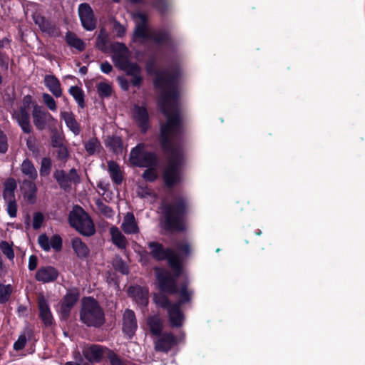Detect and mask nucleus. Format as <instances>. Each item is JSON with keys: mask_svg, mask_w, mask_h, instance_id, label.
<instances>
[{"mask_svg": "<svg viewBox=\"0 0 365 365\" xmlns=\"http://www.w3.org/2000/svg\"><path fill=\"white\" fill-rule=\"evenodd\" d=\"M154 83L161 91L160 106L167 118V122L161 125L160 141L168 158L163 179L170 187L180 181L179 168L182 162V150L174 143L181 128L175 77L167 71L158 73Z\"/></svg>", "mask_w": 365, "mask_h": 365, "instance_id": "obj_1", "label": "nucleus"}, {"mask_svg": "<svg viewBox=\"0 0 365 365\" xmlns=\"http://www.w3.org/2000/svg\"><path fill=\"white\" fill-rule=\"evenodd\" d=\"M167 228L181 231L185 228L183 217L187 210V203L182 197H177L172 203L162 205Z\"/></svg>", "mask_w": 365, "mask_h": 365, "instance_id": "obj_2", "label": "nucleus"}, {"mask_svg": "<svg viewBox=\"0 0 365 365\" xmlns=\"http://www.w3.org/2000/svg\"><path fill=\"white\" fill-rule=\"evenodd\" d=\"M155 272L161 291L170 294L178 292L176 285V278L178 277L175 276V273L173 276L168 271L158 268L155 269ZM179 294L180 299L178 303L181 304L190 300L192 292L187 289V284H184L181 286Z\"/></svg>", "mask_w": 365, "mask_h": 365, "instance_id": "obj_3", "label": "nucleus"}, {"mask_svg": "<svg viewBox=\"0 0 365 365\" xmlns=\"http://www.w3.org/2000/svg\"><path fill=\"white\" fill-rule=\"evenodd\" d=\"M80 319L83 324L88 327H100L105 322L103 309L98 302L91 297L83 299Z\"/></svg>", "mask_w": 365, "mask_h": 365, "instance_id": "obj_4", "label": "nucleus"}, {"mask_svg": "<svg viewBox=\"0 0 365 365\" xmlns=\"http://www.w3.org/2000/svg\"><path fill=\"white\" fill-rule=\"evenodd\" d=\"M135 23V29L134 31L133 38L137 40L151 39L156 43L164 41L166 38V34L160 31H151L147 26L148 16L141 12H135L132 15Z\"/></svg>", "mask_w": 365, "mask_h": 365, "instance_id": "obj_5", "label": "nucleus"}, {"mask_svg": "<svg viewBox=\"0 0 365 365\" xmlns=\"http://www.w3.org/2000/svg\"><path fill=\"white\" fill-rule=\"evenodd\" d=\"M150 255L156 260L168 259L169 266L173 270L176 277L181 272V264L178 254L174 249L165 247L158 242H150L148 245Z\"/></svg>", "mask_w": 365, "mask_h": 365, "instance_id": "obj_6", "label": "nucleus"}, {"mask_svg": "<svg viewBox=\"0 0 365 365\" xmlns=\"http://www.w3.org/2000/svg\"><path fill=\"white\" fill-rule=\"evenodd\" d=\"M69 222L71 226L83 235L91 236L96 232L91 218L79 206H75L70 212Z\"/></svg>", "mask_w": 365, "mask_h": 365, "instance_id": "obj_7", "label": "nucleus"}, {"mask_svg": "<svg viewBox=\"0 0 365 365\" xmlns=\"http://www.w3.org/2000/svg\"><path fill=\"white\" fill-rule=\"evenodd\" d=\"M153 301L157 306L167 309L173 327H180L182 325L184 317L179 303L172 304L168 297L163 293L155 294Z\"/></svg>", "mask_w": 365, "mask_h": 365, "instance_id": "obj_8", "label": "nucleus"}, {"mask_svg": "<svg viewBox=\"0 0 365 365\" xmlns=\"http://www.w3.org/2000/svg\"><path fill=\"white\" fill-rule=\"evenodd\" d=\"M33 104L31 96L27 95L24 97L19 108L14 110L11 113L12 118L16 121L22 130L27 134H29L32 130L30 123V109Z\"/></svg>", "mask_w": 365, "mask_h": 365, "instance_id": "obj_9", "label": "nucleus"}, {"mask_svg": "<svg viewBox=\"0 0 365 365\" xmlns=\"http://www.w3.org/2000/svg\"><path fill=\"white\" fill-rule=\"evenodd\" d=\"M129 159L133 165L138 167H156L158 165L156 155L147 151L145 145L143 143L138 144L131 150Z\"/></svg>", "mask_w": 365, "mask_h": 365, "instance_id": "obj_10", "label": "nucleus"}, {"mask_svg": "<svg viewBox=\"0 0 365 365\" xmlns=\"http://www.w3.org/2000/svg\"><path fill=\"white\" fill-rule=\"evenodd\" d=\"M53 178L57 181L61 188L64 190H68L71 188L72 184H76L80 182V178L75 168L70 170L68 173L63 170H57L53 173Z\"/></svg>", "mask_w": 365, "mask_h": 365, "instance_id": "obj_11", "label": "nucleus"}, {"mask_svg": "<svg viewBox=\"0 0 365 365\" xmlns=\"http://www.w3.org/2000/svg\"><path fill=\"white\" fill-rule=\"evenodd\" d=\"M78 15L83 27L88 31H93L96 27V19L91 7L86 3L78 7Z\"/></svg>", "mask_w": 365, "mask_h": 365, "instance_id": "obj_12", "label": "nucleus"}, {"mask_svg": "<svg viewBox=\"0 0 365 365\" xmlns=\"http://www.w3.org/2000/svg\"><path fill=\"white\" fill-rule=\"evenodd\" d=\"M79 298V294L76 289H69L63 297L61 302V313L63 317L66 318L72 307Z\"/></svg>", "mask_w": 365, "mask_h": 365, "instance_id": "obj_13", "label": "nucleus"}, {"mask_svg": "<svg viewBox=\"0 0 365 365\" xmlns=\"http://www.w3.org/2000/svg\"><path fill=\"white\" fill-rule=\"evenodd\" d=\"M177 343V339L173 334L164 333L154 342V349L157 351L168 352Z\"/></svg>", "mask_w": 365, "mask_h": 365, "instance_id": "obj_14", "label": "nucleus"}, {"mask_svg": "<svg viewBox=\"0 0 365 365\" xmlns=\"http://www.w3.org/2000/svg\"><path fill=\"white\" fill-rule=\"evenodd\" d=\"M111 48L113 51V59L117 66L121 68L129 62L128 60V50L124 44L120 43H113Z\"/></svg>", "mask_w": 365, "mask_h": 365, "instance_id": "obj_15", "label": "nucleus"}, {"mask_svg": "<svg viewBox=\"0 0 365 365\" xmlns=\"http://www.w3.org/2000/svg\"><path fill=\"white\" fill-rule=\"evenodd\" d=\"M137 321L134 312L126 309L123 315V331L131 338L137 329Z\"/></svg>", "mask_w": 365, "mask_h": 365, "instance_id": "obj_16", "label": "nucleus"}, {"mask_svg": "<svg viewBox=\"0 0 365 365\" xmlns=\"http://www.w3.org/2000/svg\"><path fill=\"white\" fill-rule=\"evenodd\" d=\"M58 277V270L51 266L40 267L36 273V279L42 283L54 282Z\"/></svg>", "mask_w": 365, "mask_h": 365, "instance_id": "obj_17", "label": "nucleus"}, {"mask_svg": "<svg viewBox=\"0 0 365 365\" xmlns=\"http://www.w3.org/2000/svg\"><path fill=\"white\" fill-rule=\"evenodd\" d=\"M32 17L35 24L38 26L43 32H46L52 36L58 34V30L55 24L48 20H46L40 14L36 12L33 14Z\"/></svg>", "mask_w": 365, "mask_h": 365, "instance_id": "obj_18", "label": "nucleus"}, {"mask_svg": "<svg viewBox=\"0 0 365 365\" xmlns=\"http://www.w3.org/2000/svg\"><path fill=\"white\" fill-rule=\"evenodd\" d=\"M33 120L38 130H43L46 125L47 118L50 117L48 112L44 111L41 106L34 105L32 111Z\"/></svg>", "mask_w": 365, "mask_h": 365, "instance_id": "obj_19", "label": "nucleus"}, {"mask_svg": "<svg viewBox=\"0 0 365 365\" xmlns=\"http://www.w3.org/2000/svg\"><path fill=\"white\" fill-rule=\"evenodd\" d=\"M133 117L143 132H145L148 128V113L145 108L143 106H135L133 110Z\"/></svg>", "mask_w": 365, "mask_h": 365, "instance_id": "obj_20", "label": "nucleus"}, {"mask_svg": "<svg viewBox=\"0 0 365 365\" xmlns=\"http://www.w3.org/2000/svg\"><path fill=\"white\" fill-rule=\"evenodd\" d=\"M121 228L126 234H137L139 232L138 223L132 212H127L123 217Z\"/></svg>", "mask_w": 365, "mask_h": 365, "instance_id": "obj_21", "label": "nucleus"}, {"mask_svg": "<svg viewBox=\"0 0 365 365\" xmlns=\"http://www.w3.org/2000/svg\"><path fill=\"white\" fill-rule=\"evenodd\" d=\"M38 302L39 314L42 321L46 325H51L53 317L47 301L43 295H40Z\"/></svg>", "mask_w": 365, "mask_h": 365, "instance_id": "obj_22", "label": "nucleus"}, {"mask_svg": "<svg viewBox=\"0 0 365 365\" xmlns=\"http://www.w3.org/2000/svg\"><path fill=\"white\" fill-rule=\"evenodd\" d=\"M129 294L139 304L146 306L148 303V290L139 286L131 287L128 289Z\"/></svg>", "mask_w": 365, "mask_h": 365, "instance_id": "obj_23", "label": "nucleus"}, {"mask_svg": "<svg viewBox=\"0 0 365 365\" xmlns=\"http://www.w3.org/2000/svg\"><path fill=\"white\" fill-rule=\"evenodd\" d=\"M44 83L55 97L59 98L62 96L60 81L55 76L46 75L44 78Z\"/></svg>", "mask_w": 365, "mask_h": 365, "instance_id": "obj_24", "label": "nucleus"}, {"mask_svg": "<svg viewBox=\"0 0 365 365\" xmlns=\"http://www.w3.org/2000/svg\"><path fill=\"white\" fill-rule=\"evenodd\" d=\"M21 190L24 197L31 203H34L36 197L37 187L31 180H24Z\"/></svg>", "mask_w": 365, "mask_h": 365, "instance_id": "obj_25", "label": "nucleus"}, {"mask_svg": "<svg viewBox=\"0 0 365 365\" xmlns=\"http://www.w3.org/2000/svg\"><path fill=\"white\" fill-rule=\"evenodd\" d=\"M83 355L90 362L98 361L103 356V350L98 345H91L83 349Z\"/></svg>", "mask_w": 365, "mask_h": 365, "instance_id": "obj_26", "label": "nucleus"}, {"mask_svg": "<svg viewBox=\"0 0 365 365\" xmlns=\"http://www.w3.org/2000/svg\"><path fill=\"white\" fill-rule=\"evenodd\" d=\"M112 242L118 248L125 249L128 245L127 240L120 230L115 226L110 228Z\"/></svg>", "mask_w": 365, "mask_h": 365, "instance_id": "obj_27", "label": "nucleus"}, {"mask_svg": "<svg viewBox=\"0 0 365 365\" xmlns=\"http://www.w3.org/2000/svg\"><path fill=\"white\" fill-rule=\"evenodd\" d=\"M61 118L64 120L67 127L76 135L81 132V128L78 122L76 120L74 115L71 112H61Z\"/></svg>", "mask_w": 365, "mask_h": 365, "instance_id": "obj_28", "label": "nucleus"}, {"mask_svg": "<svg viewBox=\"0 0 365 365\" xmlns=\"http://www.w3.org/2000/svg\"><path fill=\"white\" fill-rule=\"evenodd\" d=\"M21 171L28 180H34L38 177L37 170L34 163L29 159H25L21 165Z\"/></svg>", "mask_w": 365, "mask_h": 365, "instance_id": "obj_29", "label": "nucleus"}, {"mask_svg": "<svg viewBox=\"0 0 365 365\" xmlns=\"http://www.w3.org/2000/svg\"><path fill=\"white\" fill-rule=\"evenodd\" d=\"M72 247L78 257H86L89 254L88 247L78 237L73 239Z\"/></svg>", "mask_w": 365, "mask_h": 365, "instance_id": "obj_30", "label": "nucleus"}, {"mask_svg": "<svg viewBox=\"0 0 365 365\" xmlns=\"http://www.w3.org/2000/svg\"><path fill=\"white\" fill-rule=\"evenodd\" d=\"M175 252L178 254V257L180 255L187 256L191 253V245L187 240H181L174 243Z\"/></svg>", "mask_w": 365, "mask_h": 365, "instance_id": "obj_31", "label": "nucleus"}, {"mask_svg": "<svg viewBox=\"0 0 365 365\" xmlns=\"http://www.w3.org/2000/svg\"><path fill=\"white\" fill-rule=\"evenodd\" d=\"M108 43L109 34L104 28H101L96 38V46L101 51H105L108 48Z\"/></svg>", "mask_w": 365, "mask_h": 365, "instance_id": "obj_32", "label": "nucleus"}, {"mask_svg": "<svg viewBox=\"0 0 365 365\" xmlns=\"http://www.w3.org/2000/svg\"><path fill=\"white\" fill-rule=\"evenodd\" d=\"M148 324L151 333L154 335H159L163 329V322L158 316L150 317L148 319Z\"/></svg>", "mask_w": 365, "mask_h": 365, "instance_id": "obj_33", "label": "nucleus"}, {"mask_svg": "<svg viewBox=\"0 0 365 365\" xmlns=\"http://www.w3.org/2000/svg\"><path fill=\"white\" fill-rule=\"evenodd\" d=\"M16 188V182L10 178L4 184V197L6 200H14V191Z\"/></svg>", "mask_w": 365, "mask_h": 365, "instance_id": "obj_34", "label": "nucleus"}, {"mask_svg": "<svg viewBox=\"0 0 365 365\" xmlns=\"http://www.w3.org/2000/svg\"><path fill=\"white\" fill-rule=\"evenodd\" d=\"M66 40L69 46L74 47L80 51L85 48V43L83 41L81 38H78L73 33L68 32L66 35Z\"/></svg>", "mask_w": 365, "mask_h": 365, "instance_id": "obj_35", "label": "nucleus"}, {"mask_svg": "<svg viewBox=\"0 0 365 365\" xmlns=\"http://www.w3.org/2000/svg\"><path fill=\"white\" fill-rule=\"evenodd\" d=\"M108 170L112 180L116 184H120L122 182V175L118 165L113 161H110L108 163Z\"/></svg>", "mask_w": 365, "mask_h": 365, "instance_id": "obj_36", "label": "nucleus"}, {"mask_svg": "<svg viewBox=\"0 0 365 365\" xmlns=\"http://www.w3.org/2000/svg\"><path fill=\"white\" fill-rule=\"evenodd\" d=\"M106 145L115 153L121 152L123 149L122 140L117 136L108 137L106 140Z\"/></svg>", "mask_w": 365, "mask_h": 365, "instance_id": "obj_37", "label": "nucleus"}, {"mask_svg": "<svg viewBox=\"0 0 365 365\" xmlns=\"http://www.w3.org/2000/svg\"><path fill=\"white\" fill-rule=\"evenodd\" d=\"M70 94L74 98L81 108H84V95L83 91L78 86H71L69 88Z\"/></svg>", "mask_w": 365, "mask_h": 365, "instance_id": "obj_38", "label": "nucleus"}, {"mask_svg": "<svg viewBox=\"0 0 365 365\" xmlns=\"http://www.w3.org/2000/svg\"><path fill=\"white\" fill-rule=\"evenodd\" d=\"M101 148V143L96 138H91L85 143V149L89 155L99 152Z\"/></svg>", "mask_w": 365, "mask_h": 365, "instance_id": "obj_39", "label": "nucleus"}, {"mask_svg": "<svg viewBox=\"0 0 365 365\" xmlns=\"http://www.w3.org/2000/svg\"><path fill=\"white\" fill-rule=\"evenodd\" d=\"M97 207L98 212L106 217H112L114 212L111 207L106 205L101 199H97L95 201Z\"/></svg>", "mask_w": 365, "mask_h": 365, "instance_id": "obj_40", "label": "nucleus"}, {"mask_svg": "<svg viewBox=\"0 0 365 365\" xmlns=\"http://www.w3.org/2000/svg\"><path fill=\"white\" fill-rule=\"evenodd\" d=\"M13 289L10 284L4 285L0 284V303L7 302L12 293Z\"/></svg>", "mask_w": 365, "mask_h": 365, "instance_id": "obj_41", "label": "nucleus"}, {"mask_svg": "<svg viewBox=\"0 0 365 365\" xmlns=\"http://www.w3.org/2000/svg\"><path fill=\"white\" fill-rule=\"evenodd\" d=\"M51 170V160L48 158H43L41 160V168H40V175L41 176H48L50 174Z\"/></svg>", "mask_w": 365, "mask_h": 365, "instance_id": "obj_42", "label": "nucleus"}, {"mask_svg": "<svg viewBox=\"0 0 365 365\" xmlns=\"http://www.w3.org/2000/svg\"><path fill=\"white\" fill-rule=\"evenodd\" d=\"M96 88L99 96L102 97H108L111 95L112 88L108 83L101 82L98 83Z\"/></svg>", "mask_w": 365, "mask_h": 365, "instance_id": "obj_43", "label": "nucleus"}, {"mask_svg": "<svg viewBox=\"0 0 365 365\" xmlns=\"http://www.w3.org/2000/svg\"><path fill=\"white\" fill-rule=\"evenodd\" d=\"M113 266L114 268L121 272L122 274H128V268L125 263L121 259V258L116 257L113 260Z\"/></svg>", "mask_w": 365, "mask_h": 365, "instance_id": "obj_44", "label": "nucleus"}, {"mask_svg": "<svg viewBox=\"0 0 365 365\" xmlns=\"http://www.w3.org/2000/svg\"><path fill=\"white\" fill-rule=\"evenodd\" d=\"M148 169H146L144 173H143V178L150 182H153L155 180L158 178V174L155 170V167H147Z\"/></svg>", "mask_w": 365, "mask_h": 365, "instance_id": "obj_45", "label": "nucleus"}, {"mask_svg": "<svg viewBox=\"0 0 365 365\" xmlns=\"http://www.w3.org/2000/svg\"><path fill=\"white\" fill-rule=\"evenodd\" d=\"M42 98L43 103L51 110L56 111L57 110L56 103L51 95L48 93H43L42 95Z\"/></svg>", "mask_w": 365, "mask_h": 365, "instance_id": "obj_46", "label": "nucleus"}, {"mask_svg": "<svg viewBox=\"0 0 365 365\" xmlns=\"http://www.w3.org/2000/svg\"><path fill=\"white\" fill-rule=\"evenodd\" d=\"M120 69L125 71L128 75L134 76L140 73L139 66L135 63L128 62L125 66Z\"/></svg>", "mask_w": 365, "mask_h": 365, "instance_id": "obj_47", "label": "nucleus"}, {"mask_svg": "<svg viewBox=\"0 0 365 365\" xmlns=\"http://www.w3.org/2000/svg\"><path fill=\"white\" fill-rule=\"evenodd\" d=\"M0 249L9 259H12L14 257V251L7 242H1L0 243Z\"/></svg>", "mask_w": 365, "mask_h": 365, "instance_id": "obj_48", "label": "nucleus"}, {"mask_svg": "<svg viewBox=\"0 0 365 365\" xmlns=\"http://www.w3.org/2000/svg\"><path fill=\"white\" fill-rule=\"evenodd\" d=\"M137 192L140 197H154V192L147 186H138Z\"/></svg>", "mask_w": 365, "mask_h": 365, "instance_id": "obj_49", "label": "nucleus"}, {"mask_svg": "<svg viewBox=\"0 0 365 365\" xmlns=\"http://www.w3.org/2000/svg\"><path fill=\"white\" fill-rule=\"evenodd\" d=\"M38 242L41 247L45 251H49L51 249L50 240L45 234L39 235Z\"/></svg>", "mask_w": 365, "mask_h": 365, "instance_id": "obj_50", "label": "nucleus"}, {"mask_svg": "<svg viewBox=\"0 0 365 365\" xmlns=\"http://www.w3.org/2000/svg\"><path fill=\"white\" fill-rule=\"evenodd\" d=\"M50 246L57 251L60 250L62 247L61 237L58 235H53L50 240Z\"/></svg>", "mask_w": 365, "mask_h": 365, "instance_id": "obj_51", "label": "nucleus"}, {"mask_svg": "<svg viewBox=\"0 0 365 365\" xmlns=\"http://www.w3.org/2000/svg\"><path fill=\"white\" fill-rule=\"evenodd\" d=\"M44 217L41 212H35L33 218V227L35 230L39 229L43 222Z\"/></svg>", "mask_w": 365, "mask_h": 365, "instance_id": "obj_52", "label": "nucleus"}, {"mask_svg": "<svg viewBox=\"0 0 365 365\" xmlns=\"http://www.w3.org/2000/svg\"><path fill=\"white\" fill-rule=\"evenodd\" d=\"M56 156L58 160H66L68 156V151L65 145L56 148Z\"/></svg>", "mask_w": 365, "mask_h": 365, "instance_id": "obj_53", "label": "nucleus"}, {"mask_svg": "<svg viewBox=\"0 0 365 365\" xmlns=\"http://www.w3.org/2000/svg\"><path fill=\"white\" fill-rule=\"evenodd\" d=\"M7 211L10 217H14L16 215L17 205L15 200H6Z\"/></svg>", "mask_w": 365, "mask_h": 365, "instance_id": "obj_54", "label": "nucleus"}, {"mask_svg": "<svg viewBox=\"0 0 365 365\" xmlns=\"http://www.w3.org/2000/svg\"><path fill=\"white\" fill-rule=\"evenodd\" d=\"M51 144L55 148L61 147L63 145V138L58 133H54L51 137Z\"/></svg>", "mask_w": 365, "mask_h": 365, "instance_id": "obj_55", "label": "nucleus"}, {"mask_svg": "<svg viewBox=\"0 0 365 365\" xmlns=\"http://www.w3.org/2000/svg\"><path fill=\"white\" fill-rule=\"evenodd\" d=\"M8 149L7 138L2 130H0V153H4Z\"/></svg>", "mask_w": 365, "mask_h": 365, "instance_id": "obj_56", "label": "nucleus"}, {"mask_svg": "<svg viewBox=\"0 0 365 365\" xmlns=\"http://www.w3.org/2000/svg\"><path fill=\"white\" fill-rule=\"evenodd\" d=\"M26 343V337L25 335H20L18 340L14 343V348L16 351L21 350L24 348Z\"/></svg>", "mask_w": 365, "mask_h": 365, "instance_id": "obj_57", "label": "nucleus"}, {"mask_svg": "<svg viewBox=\"0 0 365 365\" xmlns=\"http://www.w3.org/2000/svg\"><path fill=\"white\" fill-rule=\"evenodd\" d=\"M113 30L118 36H123L125 33V26L116 21H113Z\"/></svg>", "mask_w": 365, "mask_h": 365, "instance_id": "obj_58", "label": "nucleus"}, {"mask_svg": "<svg viewBox=\"0 0 365 365\" xmlns=\"http://www.w3.org/2000/svg\"><path fill=\"white\" fill-rule=\"evenodd\" d=\"M108 356L112 365H125L113 352L110 351Z\"/></svg>", "mask_w": 365, "mask_h": 365, "instance_id": "obj_59", "label": "nucleus"}, {"mask_svg": "<svg viewBox=\"0 0 365 365\" xmlns=\"http://www.w3.org/2000/svg\"><path fill=\"white\" fill-rule=\"evenodd\" d=\"M9 57L5 55L2 51H0V66L4 70L8 69Z\"/></svg>", "mask_w": 365, "mask_h": 365, "instance_id": "obj_60", "label": "nucleus"}, {"mask_svg": "<svg viewBox=\"0 0 365 365\" xmlns=\"http://www.w3.org/2000/svg\"><path fill=\"white\" fill-rule=\"evenodd\" d=\"M38 264L37 257L35 255H31L29 259V270H34Z\"/></svg>", "mask_w": 365, "mask_h": 365, "instance_id": "obj_61", "label": "nucleus"}, {"mask_svg": "<svg viewBox=\"0 0 365 365\" xmlns=\"http://www.w3.org/2000/svg\"><path fill=\"white\" fill-rule=\"evenodd\" d=\"M112 69V66L108 62H103L101 64V70L104 73H110Z\"/></svg>", "mask_w": 365, "mask_h": 365, "instance_id": "obj_62", "label": "nucleus"}, {"mask_svg": "<svg viewBox=\"0 0 365 365\" xmlns=\"http://www.w3.org/2000/svg\"><path fill=\"white\" fill-rule=\"evenodd\" d=\"M26 145L28 148L34 151L35 150V138L32 136H29L26 139Z\"/></svg>", "mask_w": 365, "mask_h": 365, "instance_id": "obj_63", "label": "nucleus"}, {"mask_svg": "<svg viewBox=\"0 0 365 365\" xmlns=\"http://www.w3.org/2000/svg\"><path fill=\"white\" fill-rule=\"evenodd\" d=\"M118 81L120 83V87L123 90L127 91L128 89L129 83L125 78H124L123 77H118Z\"/></svg>", "mask_w": 365, "mask_h": 365, "instance_id": "obj_64", "label": "nucleus"}]
</instances>
